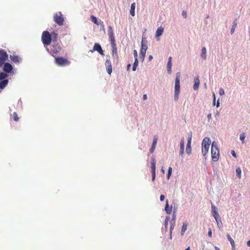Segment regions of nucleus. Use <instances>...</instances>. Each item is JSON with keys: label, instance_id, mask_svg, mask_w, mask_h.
Returning <instances> with one entry per match:
<instances>
[{"label": "nucleus", "instance_id": "nucleus-59", "mask_svg": "<svg viewBox=\"0 0 250 250\" xmlns=\"http://www.w3.org/2000/svg\"><path fill=\"white\" fill-rule=\"evenodd\" d=\"M231 247H232V250H236L235 244H234V245H231Z\"/></svg>", "mask_w": 250, "mask_h": 250}, {"label": "nucleus", "instance_id": "nucleus-25", "mask_svg": "<svg viewBox=\"0 0 250 250\" xmlns=\"http://www.w3.org/2000/svg\"><path fill=\"white\" fill-rule=\"evenodd\" d=\"M165 210L167 214H170L172 210V208L169 207L167 200V201L166 205L165 208Z\"/></svg>", "mask_w": 250, "mask_h": 250}, {"label": "nucleus", "instance_id": "nucleus-45", "mask_svg": "<svg viewBox=\"0 0 250 250\" xmlns=\"http://www.w3.org/2000/svg\"><path fill=\"white\" fill-rule=\"evenodd\" d=\"M57 36H58V34L55 32H53L52 33V37L53 40L54 39L55 40L57 38Z\"/></svg>", "mask_w": 250, "mask_h": 250}, {"label": "nucleus", "instance_id": "nucleus-55", "mask_svg": "<svg viewBox=\"0 0 250 250\" xmlns=\"http://www.w3.org/2000/svg\"><path fill=\"white\" fill-rule=\"evenodd\" d=\"M143 98L144 100H146L147 99V96L146 94H144L143 95Z\"/></svg>", "mask_w": 250, "mask_h": 250}, {"label": "nucleus", "instance_id": "nucleus-60", "mask_svg": "<svg viewBox=\"0 0 250 250\" xmlns=\"http://www.w3.org/2000/svg\"><path fill=\"white\" fill-rule=\"evenodd\" d=\"M247 245L248 247H250V240L247 242Z\"/></svg>", "mask_w": 250, "mask_h": 250}, {"label": "nucleus", "instance_id": "nucleus-23", "mask_svg": "<svg viewBox=\"0 0 250 250\" xmlns=\"http://www.w3.org/2000/svg\"><path fill=\"white\" fill-rule=\"evenodd\" d=\"M163 32H164V28L161 27H159L156 30L155 37L156 38L159 37L160 36H161L162 35Z\"/></svg>", "mask_w": 250, "mask_h": 250}, {"label": "nucleus", "instance_id": "nucleus-64", "mask_svg": "<svg viewBox=\"0 0 250 250\" xmlns=\"http://www.w3.org/2000/svg\"><path fill=\"white\" fill-rule=\"evenodd\" d=\"M185 250H190V247H188L187 248H186L185 249Z\"/></svg>", "mask_w": 250, "mask_h": 250}, {"label": "nucleus", "instance_id": "nucleus-43", "mask_svg": "<svg viewBox=\"0 0 250 250\" xmlns=\"http://www.w3.org/2000/svg\"><path fill=\"white\" fill-rule=\"evenodd\" d=\"M13 115H14V121H18V120H19V118L18 117V115H17V113L16 112H14Z\"/></svg>", "mask_w": 250, "mask_h": 250}, {"label": "nucleus", "instance_id": "nucleus-46", "mask_svg": "<svg viewBox=\"0 0 250 250\" xmlns=\"http://www.w3.org/2000/svg\"><path fill=\"white\" fill-rule=\"evenodd\" d=\"M133 55H134L135 59H136V58H137L138 53H137V51L136 50H134L133 51Z\"/></svg>", "mask_w": 250, "mask_h": 250}, {"label": "nucleus", "instance_id": "nucleus-24", "mask_svg": "<svg viewBox=\"0 0 250 250\" xmlns=\"http://www.w3.org/2000/svg\"><path fill=\"white\" fill-rule=\"evenodd\" d=\"M8 80H3L0 81V89H3L8 84Z\"/></svg>", "mask_w": 250, "mask_h": 250}, {"label": "nucleus", "instance_id": "nucleus-50", "mask_svg": "<svg viewBox=\"0 0 250 250\" xmlns=\"http://www.w3.org/2000/svg\"><path fill=\"white\" fill-rule=\"evenodd\" d=\"M231 155L235 158L236 157V153L235 152V151L234 150H231Z\"/></svg>", "mask_w": 250, "mask_h": 250}, {"label": "nucleus", "instance_id": "nucleus-17", "mask_svg": "<svg viewBox=\"0 0 250 250\" xmlns=\"http://www.w3.org/2000/svg\"><path fill=\"white\" fill-rule=\"evenodd\" d=\"M180 148V154L182 156H183V155L184 154V149H185V142H184V139H182L181 140Z\"/></svg>", "mask_w": 250, "mask_h": 250}, {"label": "nucleus", "instance_id": "nucleus-7", "mask_svg": "<svg viewBox=\"0 0 250 250\" xmlns=\"http://www.w3.org/2000/svg\"><path fill=\"white\" fill-rule=\"evenodd\" d=\"M151 168L152 173V181H154L156 177V161L154 158L151 160Z\"/></svg>", "mask_w": 250, "mask_h": 250}, {"label": "nucleus", "instance_id": "nucleus-35", "mask_svg": "<svg viewBox=\"0 0 250 250\" xmlns=\"http://www.w3.org/2000/svg\"><path fill=\"white\" fill-rule=\"evenodd\" d=\"M227 237L228 240L229 241L231 245H234V244H235L234 241L232 239V238L228 233L227 234Z\"/></svg>", "mask_w": 250, "mask_h": 250}, {"label": "nucleus", "instance_id": "nucleus-40", "mask_svg": "<svg viewBox=\"0 0 250 250\" xmlns=\"http://www.w3.org/2000/svg\"><path fill=\"white\" fill-rule=\"evenodd\" d=\"M176 218V211L174 210L173 215H172V219H171V220L170 221V222H175Z\"/></svg>", "mask_w": 250, "mask_h": 250}, {"label": "nucleus", "instance_id": "nucleus-6", "mask_svg": "<svg viewBox=\"0 0 250 250\" xmlns=\"http://www.w3.org/2000/svg\"><path fill=\"white\" fill-rule=\"evenodd\" d=\"M56 63L59 66H65L69 64L70 62L62 57H57L55 58Z\"/></svg>", "mask_w": 250, "mask_h": 250}, {"label": "nucleus", "instance_id": "nucleus-37", "mask_svg": "<svg viewBox=\"0 0 250 250\" xmlns=\"http://www.w3.org/2000/svg\"><path fill=\"white\" fill-rule=\"evenodd\" d=\"M170 233H172V232L174 228L175 225V222H170Z\"/></svg>", "mask_w": 250, "mask_h": 250}, {"label": "nucleus", "instance_id": "nucleus-62", "mask_svg": "<svg viewBox=\"0 0 250 250\" xmlns=\"http://www.w3.org/2000/svg\"><path fill=\"white\" fill-rule=\"evenodd\" d=\"M131 65L130 64H128L127 65V69H129Z\"/></svg>", "mask_w": 250, "mask_h": 250}, {"label": "nucleus", "instance_id": "nucleus-54", "mask_svg": "<svg viewBox=\"0 0 250 250\" xmlns=\"http://www.w3.org/2000/svg\"><path fill=\"white\" fill-rule=\"evenodd\" d=\"M213 104L215 105L216 98H215V95L214 93H213Z\"/></svg>", "mask_w": 250, "mask_h": 250}, {"label": "nucleus", "instance_id": "nucleus-57", "mask_svg": "<svg viewBox=\"0 0 250 250\" xmlns=\"http://www.w3.org/2000/svg\"><path fill=\"white\" fill-rule=\"evenodd\" d=\"M171 60H172L171 57H169L168 58V62H170V63H171Z\"/></svg>", "mask_w": 250, "mask_h": 250}, {"label": "nucleus", "instance_id": "nucleus-61", "mask_svg": "<svg viewBox=\"0 0 250 250\" xmlns=\"http://www.w3.org/2000/svg\"><path fill=\"white\" fill-rule=\"evenodd\" d=\"M220 105V103H219V100H218L217 101V104H216V106L218 107H219Z\"/></svg>", "mask_w": 250, "mask_h": 250}, {"label": "nucleus", "instance_id": "nucleus-26", "mask_svg": "<svg viewBox=\"0 0 250 250\" xmlns=\"http://www.w3.org/2000/svg\"><path fill=\"white\" fill-rule=\"evenodd\" d=\"M90 20L93 22H94L96 25L100 24V20L98 21L97 18L96 17H95L94 16H93V15L91 16Z\"/></svg>", "mask_w": 250, "mask_h": 250}, {"label": "nucleus", "instance_id": "nucleus-41", "mask_svg": "<svg viewBox=\"0 0 250 250\" xmlns=\"http://www.w3.org/2000/svg\"><path fill=\"white\" fill-rule=\"evenodd\" d=\"M146 53L143 52H140V57L142 61L143 62L145 59Z\"/></svg>", "mask_w": 250, "mask_h": 250}, {"label": "nucleus", "instance_id": "nucleus-52", "mask_svg": "<svg viewBox=\"0 0 250 250\" xmlns=\"http://www.w3.org/2000/svg\"><path fill=\"white\" fill-rule=\"evenodd\" d=\"M164 226H165V229L167 230V229L168 222H167V221H165Z\"/></svg>", "mask_w": 250, "mask_h": 250}, {"label": "nucleus", "instance_id": "nucleus-48", "mask_svg": "<svg viewBox=\"0 0 250 250\" xmlns=\"http://www.w3.org/2000/svg\"><path fill=\"white\" fill-rule=\"evenodd\" d=\"M5 61L0 58V66H1L3 64H4Z\"/></svg>", "mask_w": 250, "mask_h": 250}, {"label": "nucleus", "instance_id": "nucleus-39", "mask_svg": "<svg viewBox=\"0 0 250 250\" xmlns=\"http://www.w3.org/2000/svg\"><path fill=\"white\" fill-rule=\"evenodd\" d=\"M172 170V167H169L168 169V172L167 174V178L168 179H169L170 178V177L171 175Z\"/></svg>", "mask_w": 250, "mask_h": 250}, {"label": "nucleus", "instance_id": "nucleus-18", "mask_svg": "<svg viewBox=\"0 0 250 250\" xmlns=\"http://www.w3.org/2000/svg\"><path fill=\"white\" fill-rule=\"evenodd\" d=\"M9 58L12 61L15 63H19L21 61V59L19 56L10 55Z\"/></svg>", "mask_w": 250, "mask_h": 250}, {"label": "nucleus", "instance_id": "nucleus-1", "mask_svg": "<svg viewBox=\"0 0 250 250\" xmlns=\"http://www.w3.org/2000/svg\"><path fill=\"white\" fill-rule=\"evenodd\" d=\"M180 77L181 74L180 72H177L176 74V78L175 81V86H174V99L175 101H178L179 99V95L180 91Z\"/></svg>", "mask_w": 250, "mask_h": 250}, {"label": "nucleus", "instance_id": "nucleus-33", "mask_svg": "<svg viewBox=\"0 0 250 250\" xmlns=\"http://www.w3.org/2000/svg\"><path fill=\"white\" fill-rule=\"evenodd\" d=\"M236 173L237 176L239 178H241V169L240 168V167H238L236 168Z\"/></svg>", "mask_w": 250, "mask_h": 250}, {"label": "nucleus", "instance_id": "nucleus-5", "mask_svg": "<svg viewBox=\"0 0 250 250\" xmlns=\"http://www.w3.org/2000/svg\"><path fill=\"white\" fill-rule=\"evenodd\" d=\"M54 21L60 26L63 24L64 19L61 12H57L54 14Z\"/></svg>", "mask_w": 250, "mask_h": 250}, {"label": "nucleus", "instance_id": "nucleus-42", "mask_svg": "<svg viewBox=\"0 0 250 250\" xmlns=\"http://www.w3.org/2000/svg\"><path fill=\"white\" fill-rule=\"evenodd\" d=\"M216 221L217 222L218 227L219 229H221V228H222V223L221 221L220 220L219 221L218 219H217V220H216Z\"/></svg>", "mask_w": 250, "mask_h": 250}, {"label": "nucleus", "instance_id": "nucleus-32", "mask_svg": "<svg viewBox=\"0 0 250 250\" xmlns=\"http://www.w3.org/2000/svg\"><path fill=\"white\" fill-rule=\"evenodd\" d=\"M186 153L189 155L191 153V145H187V147L186 149Z\"/></svg>", "mask_w": 250, "mask_h": 250}, {"label": "nucleus", "instance_id": "nucleus-63", "mask_svg": "<svg viewBox=\"0 0 250 250\" xmlns=\"http://www.w3.org/2000/svg\"><path fill=\"white\" fill-rule=\"evenodd\" d=\"M215 249L216 250H220V249L219 248H218L217 247H215Z\"/></svg>", "mask_w": 250, "mask_h": 250}, {"label": "nucleus", "instance_id": "nucleus-58", "mask_svg": "<svg viewBox=\"0 0 250 250\" xmlns=\"http://www.w3.org/2000/svg\"><path fill=\"white\" fill-rule=\"evenodd\" d=\"M153 59V56L152 55H149L148 57V60L151 61Z\"/></svg>", "mask_w": 250, "mask_h": 250}, {"label": "nucleus", "instance_id": "nucleus-20", "mask_svg": "<svg viewBox=\"0 0 250 250\" xmlns=\"http://www.w3.org/2000/svg\"><path fill=\"white\" fill-rule=\"evenodd\" d=\"M199 84H200V81H199L198 77H197L194 79V85L193 86L194 90H197L199 88Z\"/></svg>", "mask_w": 250, "mask_h": 250}, {"label": "nucleus", "instance_id": "nucleus-4", "mask_svg": "<svg viewBox=\"0 0 250 250\" xmlns=\"http://www.w3.org/2000/svg\"><path fill=\"white\" fill-rule=\"evenodd\" d=\"M52 37L48 31H45L42 33V41L44 45H49L51 42Z\"/></svg>", "mask_w": 250, "mask_h": 250}, {"label": "nucleus", "instance_id": "nucleus-47", "mask_svg": "<svg viewBox=\"0 0 250 250\" xmlns=\"http://www.w3.org/2000/svg\"><path fill=\"white\" fill-rule=\"evenodd\" d=\"M182 15L184 18H186L187 16V12L185 11H183L182 12Z\"/></svg>", "mask_w": 250, "mask_h": 250}, {"label": "nucleus", "instance_id": "nucleus-27", "mask_svg": "<svg viewBox=\"0 0 250 250\" xmlns=\"http://www.w3.org/2000/svg\"><path fill=\"white\" fill-rule=\"evenodd\" d=\"M8 76V75L6 72L0 73V81L6 80L5 79Z\"/></svg>", "mask_w": 250, "mask_h": 250}, {"label": "nucleus", "instance_id": "nucleus-53", "mask_svg": "<svg viewBox=\"0 0 250 250\" xmlns=\"http://www.w3.org/2000/svg\"><path fill=\"white\" fill-rule=\"evenodd\" d=\"M208 235L210 237H211L212 236V231L210 229H209L208 232Z\"/></svg>", "mask_w": 250, "mask_h": 250}, {"label": "nucleus", "instance_id": "nucleus-49", "mask_svg": "<svg viewBox=\"0 0 250 250\" xmlns=\"http://www.w3.org/2000/svg\"><path fill=\"white\" fill-rule=\"evenodd\" d=\"M211 117H212V115L211 113H209L208 115V116H207V118H208V121L209 122L210 121V120L211 119Z\"/></svg>", "mask_w": 250, "mask_h": 250}, {"label": "nucleus", "instance_id": "nucleus-28", "mask_svg": "<svg viewBox=\"0 0 250 250\" xmlns=\"http://www.w3.org/2000/svg\"><path fill=\"white\" fill-rule=\"evenodd\" d=\"M188 227V224L187 223H183V226L182 227L181 229V235H183L184 234V233L186 231Z\"/></svg>", "mask_w": 250, "mask_h": 250}, {"label": "nucleus", "instance_id": "nucleus-38", "mask_svg": "<svg viewBox=\"0 0 250 250\" xmlns=\"http://www.w3.org/2000/svg\"><path fill=\"white\" fill-rule=\"evenodd\" d=\"M99 25H100V27H101V30L104 31V32L105 33L104 25V22L101 21V20H100V24Z\"/></svg>", "mask_w": 250, "mask_h": 250}, {"label": "nucleus", "instance_id": "nucleus-3", "mask_svg": "<svg viewBox=\"0 0 250 250\" xmlns=\"http://www.w3.org/2000/svg\"><path fill=\"white\" fill-rule=\"evenodd\" d=\"M211 143V140L208 137H205L202 143V152L205 156L208 151V149Z\"/></svg>", "mask_w": 250, "mask_h": 250}, {"label": "nucleus", "instance_id": "nucleus-2", "mask_svg": "<svg viewBox=\"0 0 250 250\" xmlns=\"http://www.w3.org/2000/svg\"><path fill=\"white\" fill-rule=\"evenodd\" d=\"M211 153L212 160L214 162L217 161L219 158V150L215 142H213L212 143Z\"/></svg>", "mask_w": 250, "mask_h": 250}, {"label": "nucleus", "instance_id": "nucleus-21", "mask_svg": "<svg viewBox=\"0 0 250 250\" xmlns=\"http://www.w3.org/2000/svg\"><path fill=\"white\" fill-rule=\"evenodd\" d=\"M201 57L205 60L207 59V49L205 47H202L201 49Z\"/></svg>", "mask_w": 250, "mask_h": 250}, {"label": "nucleus", "instance_id": "nucleus-9", "mask_svg": "<svg viewBox=\"0 0 250 250\" xmlns=\"http://www.w3.org/2000/svg\"><path fill=\"white\" fill-rule=\"evenodd\" d=\"M147 42L146 38L142 37V42H141V49L140 52L146 53V50L147 49Z\"/></svg>", "mask_w": 250, "mask_h": 250}, {"label": "nucleus", "instance_id": "nucleus-34", "mask_svg": "<svg viewBox=\"0 0 250 250\" xmlns=\"http://www.w3.org/2000/svg\"><path fill=\"white\" fill-rule=\"evenodd\" d=\"M172 63L167 62V71L168 74H171L172 72Z\"/></svg>", "mask_w": 250, "mask_h": 250}, {"label": "nucleus", "instance_id": "nucleus-8", "mask_svg": "<svg viewBox=\"0 0 250 250\" xmlns=\"http://www.w3.org/2000/svg\"><path fill=\"white\" fill-rule=\"evenodd\" d=\"M13 66L8 62H5L3 64V70L6 73H13L14 74V72H13Z\"/></svg>", "mask_w": 250, "mask_h": 250}, {"label": "nucleus", "instance_id": "nucleus-56", "mask_svg": "<svg viewBox=\"0 0 250 250\" xmlns=\"http://www.w3.org/2000/svg\"><path fill=\"white\" fill-rule=\"evenodd\" d=\"M169 220V216H166L165 221H167V222H168V221Z\"/></svg>", "mask_w": 250, "mask_h": 250}, {"label": "nucleus", "instance_id": "nucleus-15", "mask_svg": "<svg viewBox=\"0 0 250 250\" xmlns=\"http://www.w3.org/2000/svg\"><path fill=\"white\" fill-rule=\"evenodd\" d=\"M158 136L157 135H155L153 139V142L151 146V147L149 150L150 153H153L155 149L156 144L157 143L158 141Z\"/></svg>", "mask_w": 250, "mask_h": 250}, {"label": "nucleus", "instance_id": "nucleus-16", "mask_svg": "<svg viewBox=\"0 0 250 250\" xmlns=\"http://www.w3.org/2000/svg\"><path fill=\"white\" fill-rule=\"evenodd\" d=\"M112 48V55L115 58H118V53L116 43H111Z\"/></svg>", "mask_w": 250, "mask_h": 250}, {"label": "nucleus", "instance_id": "nucleus-30", "mask_svg": "<svg viewBox=\"0 0 250 250\" xmlns=\"http://www.w3.org/2000/svg\"><path fill=\"white\" fill-rule=\"evenodd\" d=\"M138 65V58H136V59H135L134 62L133 63V67H132L133 71H135L136 70Z\"/></svg>", "mask_w": 250, "mask_h": 250}, {"label": "nucleus", "instance_id": "nucleus-29", "mask_svg": "<svg viewBox=\"0 0 250 250\" xmlns=\"http://www.w3.org/2000/svg\"><path fill=\"white\" fill-rule=\"evenodd\" d=\"M192 134L191 132L188 133L187 145H191Z\"/></svg>", "mask_w": 250, "mask_h": 250}, {"label": "nucleus", "instance_id": "nucleus-44", "mask_svg": "<svg viewBox=\"0 0 250 250\" xmlns=\"http://www.w3.org/2000/svg\"><path fill=\"white\" fill-rule=\"evenodd\" d=\"M219 94L222 96L225 94V91L222 88L219 89Z\"/></svg>", "mask_w": 250, "mask_h": 250}, {"label": "nucleus", "instance_id": "nucleus-19", "mask_svg": "<svg viewBox=\"0 0 250 250\" xmlns=\"http://www.w3.org/2000/svg\"><path fill=\"white\" fill-rule=\"evenodd\" d=\"M8 57V54L4 50H0V58L6 61Z\"/></svg>", "mask_w": 250, "mask_h": 250}, {"label": "nucleus", "instance_id": "nucleus-31", "mask_svg": "<svg viewBox=\"0 0 250 250\" xmlns=\"http://www.w3.org/2000/svg\"><path fill=\"white\" fill-rule=\"evenodd\" d=\"M237 22L236 21H233V25H232V27L231 28V30H230V33L231 34H233L234 32V30H235V29L237 26Z\"/></svg>", "mask_w": 250, "mask_h": 250}, {"label": "nucleus", "instance_id": "nucleus-11", "mask_svg": "<svg viewBox=\"0 0 250 250\" xmlns=\"http://www.w3.org/2000/svg\"><path fill=\"white\" fill-rule=\"evenodd\" d=\"M211 212L212 214L214 217L215 220H217V219L220 218V216L218 212L217 211V208L214 206L213 204L211 203Z\"/></svg>", "mask_w": 250, "mask_h": 250}, {"label": "nucleus", "instance_id": "nucleus-13", "mask_svg": "<svg viewBox=\"0 0 250 250\" xmlns=\"http://www.w3.org/2000/svg\"><path fill=\"white\" fill-rule=\"evenodd\" d=\"M61 49V48L60 45L58 44H56L55 45H51L50 51L53 54H56L60 51Z\"/></svg>", "mask_w": 250, "mask_h": 250}, {"label": "nucleus", "instance_id": "nucleus-14", "mask_svg": "<svg viewBox=\"0 0 250 250\" xmlns=\"http://www.w3.org/2000/svg\"><path fill=\"white\" fill-rule=\"evenodd\" d=\"M105 65L106 68V71L108 74H110L112 72V66H111V62L109 59H106L105 62Z\"/></svg>", "mask_w": 250, "mask_h": 250}, {"label": "nucleus", "instance_id": "nucleus-10", "mask_svg": "<svg viewBox=\"0 0 250 250\" xmlns=\"http://www.w3.org/2000/svg\"><path fill=\"white\" fill-rule=\"evenodd\" d=\"M108 36H109V38L111 43H115V38L114 36V33H113L112 28L111 26H108Z\"/></svg>", "mask_w": 250, "mask_h": 250}, {"label": "nucleus", "instance_id": "nucleus-22", "mask_svg": "<svg viewBox=\"0 0 250 250\" xmlns=\"http://www.w3.org/2000/svg\"><path fill=\"white\" fill-rule=\"evenodd\" d=\"M135 7H136V3L135 2H133L131 4L130 14L133 17H134L135 16Z\"/></svg>", "mask_w": 250, "mask_h": 250}, {"label": "nucleus", "instance_id": "nucleus-51", "mask_svg": "<svg viewBox=\"0 0 250 250\" xmlns=\"http://www.w3.org/2000/svg\"><path fill=\"white\" fill-rule=\"evenodd\" d=\"M165 199V196L164 195H161L160 197V200L161 201H163Z\"/></svg>", "mask_w": 250, "mask_h": 250}, {"label": "nucleus", "instance_id": "nucleus-36", "mask_svg": "<svg viewBox=\"0 0 250 250\" xmlns=\"http://www.w3.org/2000/svg\"><path fill=\"white\" fill-rule=\"evenodd\" d=\"M245 138H246V135H245V134L244 133H242L240 134V140L242 141V143H245Z\"/></svg>", "mask_w": 250, "mask_h": 250}, {"label": "nucleus", "instance_id": "nucleus-12", "mask_svg": "<svg viewBox=\"0 0 250 250\" xmlns=\"http://www.w3.org/2000/svg\"><path fill=\"white\" fill-rule=\"evenodd\" d=\"M93 51H97L101 55H104V51L103 50L101 45L100 44L96 43H95L93 48V50H91V52H93Z\"/></svg>", "mask_w": 250, "mask_h": 250}]
</instances>
